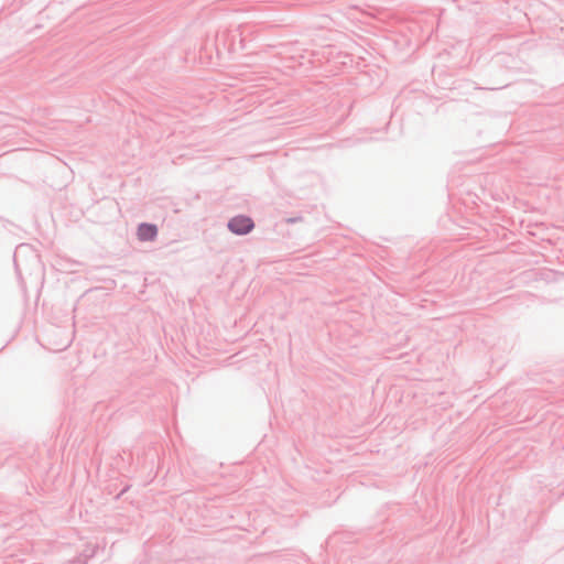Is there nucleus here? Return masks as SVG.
<instances>
[{"mask_svg": "<svg viewBox=\"0 0 564 564\" xmlns=\"http://www.w3.org/2000/svg\"><path fill=\"white\" fill-rule=\"evenodd\" d=\"M228 227L237 235H245L253 228V221L249 217L237 216L228 223Z\"/></svg>", "mask_w": 564, "mask_h": 564, "instance_id": "f257e3e1", "label": "nucleus"}, {"mask_svg": "<svg viewBox=\"0 0 564 564\" xmlns=\"http://www.w3.org/2000/svg\"><path fill=\"white\" fill-rule=\"evenodd\" d=\"M158 234L154 225L142 224L138 228V237L140 240H153Z\"/></svg>", "mask_w": 564, "mask_h": 564, "instance_id": "f03ea898", "label": "nucleus"}]
</instances>
